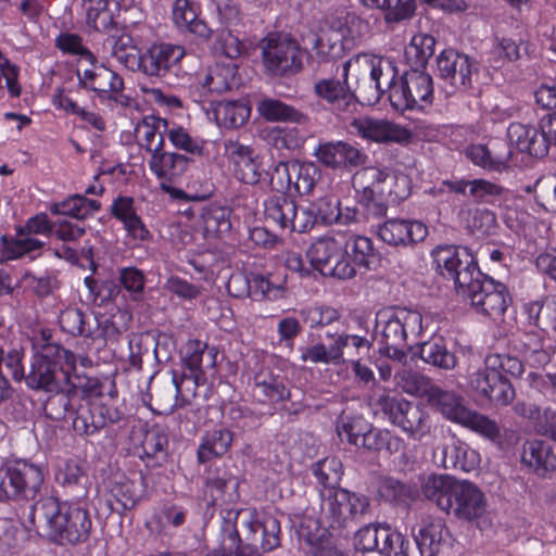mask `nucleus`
I'll use <instances>...</instances> for the list:
<instances>
[{"mask_svg":"<svg viewBox=\"0 0 556 556\" xmlns=\"http://www.w3.org/2000/svg\"><path fill=\"white\" fill-rule=\"evenodd\" d=\"M435 270L454 281L457 294L493 320L506 312L511 298L507 287L480 271L466 247L441 245L432 251Z\"/></svg>","mask_w":556,"mask_h":556,"instance_id":"obj_1","label":"nucleus"},{"mask_svg":"<svg viewBox=\"0 0 556 556\" xmlns=\"http://www.w3.org/2000/svg\"><path fill=\"white\" fill-rule=\"evenodd\" d=\"M31 521L46 527L51 540L59 544L87 541L92 526L86 508L53 496L40 498L31 506Z\"/></svg>","mask_w":556,"mask_h":556,"instance_id":"obj_2","label":"nucleus"},{"mask_svg":"<svg viewBox=\"0 0 556 556\" xmlns=\"http://www.w3.org/2000/svg\"><path fill=\"white\" fill-rule=\"evenodd\" d=\"M71 370L59 363L34 359L31 369L26 376L29 388L55 393L48 399L45 407L47 415L54 420L65 418L67 406L71 404L70 390L64 392V386L70 381Z\"/></svg>","mask_w":556,"mask_h":556,"instance_id":"obj_3","label":"nucleus"},{"mask_svg":"<svg viewBox=\"0 0 556 556\" xmlns=\"http://www.w3.org/2000/svg\"><path fill=\"white\" fill-rule=\"evenodd\" d=\"M376 405L409 439L420 441L430 434L431 417L422 405L391 396L386 390L377 396Z\"/></svg>","mask_w":556,"mask_h":556,"instance_id":"obj_4","label":"nucleus"},{"mask_svg":"<svg viewBox=\"0 0 556 556\" xmlns=\"http://www.w3.org/2000/svg\"><path fill=\"white\" fill-rule=\"evenodd\" d=\"M350 72L358 79L361 76H370V80L375 83V91L367 98L369 103L380 100L383 93L391 90L395 85L397 70L391 59L372 54H357L342 64V76L349 77Z\"/></svg>","mask_w":556,"mask_h":556,"instance_id":"obj_5","label":"nucleus"},{"mask_svg":"<svg viewBox=\"0 0 556 556\" xmlns=\"http://www.w3.org/2000/svg\"><path fill=\"white\" fill-rule=\"evenodd\" d=\"M375 327L382 345H406L409 337L421 332L422 317L407 308H384L377 313Z\"/></svg>","mask_w":556,"mask_h":556,"instance_id":"obj_6","label":"nucleus"},{"mask_svg":"<svg viewBox=\"0 0 556 556\" xmlns=\"http://www.w3.org/2000/svg\"><path fill=\"white\" fill-rule=\"evenodd\" d=\"M389 100L392 108L397 111L424 109L433 100L432 77L421 68L412 67L393 87Z\"/></svg>","mask_w":556,"mask_h":556,"instance_id":"obj_7","label":"nucleus"},{"mask_svg":"<svg viewBox=\"0 0 556 556\" xmlns=\"http://www.w3.org/2000/svg\"><path fill=\"white\" fill-rule=\"evenodd\" d=\"M312 266L321 275L338 279H351L355 270L344 257L343 243L331 236H324L313 242L306 252Z\"/></svg>","mask_w":556,"mask_h":556,"instance_id":"obj_8","label":"nucleus"},{"mask_svg":"<svg viewBox=\"0 0 556 556\" xmlns=\"http://www.w3.org/2000/svg\"><path fill=\"white\" fill-rule=\"evenodd\" d=\"M354 546L362 553L378 552L383 556H408V541L389 526L369 523L354 535Z\"/></svg>","mask_w":556,"mask_h":556,"instance_id":"obj_9","label":"nucleus"},{"mask_svg":"<svg viewBox=\"0 0 556 556\" xmlns=\"http://www.w3.org/2000/svg\"><path fill=\"white\" fill-rule=\"evenodd\" d=\"M262 55L264 65L275 75L296 73L302 68L300 46L288 36H268L262 47Z\"/></svg>","mask_w":556,"mask_h":556,"instance_id":"obj_10","label":"nucleus"},{"mask_svg":"<svg viewBox=\"0 0 556 556\" xmlns=\"http://www.w3.org/2000/svg\"><path fill=\"white\" fill-rule=\"evenodd\" d=\"M91 68L83 72L77 70L79 83L84 88L90 89L99 94L101 99H106L123 108H128L132 103V98L123 93V78L104 65L90 63Z\"/></svg>","mask_w":556,"mask_h":556,"instance_id":"obj_11","label":"nucleus"},{"mask_svg":"<svg viewBox=\"0 0 556 556\" xmlns=\"http://www.w3.org/2000/svg\"><path fill=\"white\" fill-rule=\"evenodd\" d=\"M97 31L106 36L101 42L102 53L106 58L114 59L127 70L136 72L140 66L141 53L128 31V27L116 20L110 29Z\"/></svg>","mask_w":556,"mask_h":556,"instance_id":"obj_12","label":"nucleus"},{"mask_svg":"<svg viewBox=\"0 0 556 556\" xmlns=\"http://www.w3.org/2000/svg\"><path fill=\"white\" fill-rule=\"evenodd\" d=\"M224 149V156L239 181L252 186L261 181L265 170L253 148L239 141L228 140L225 142Z\"/></svg>","mask_w":556,"mask_h":556,"instance_id":"obj_13","label":"nucleus"},{"mask_svg":"<svg viewBox=\"0 0 556 556\" xmlns=\"http://www.w3.org/2000/svg\"><path fill=\"white\" fill-rule=\"evenodd\" d=\"M437 65L440 77L451 87L448 92L471 87L472 74L477 68L468 55L446 49L438 56Z\"/></svg>","mask_w":556,"mask_h":556,"instance_id":"obj_14","label":"nucleus"},{"mask_svg":"<svg viewBox=\"0 0 556 556\" xmlns=\"http://www.w3.org/2000/svg\"><path fill=\"white\" fill-rule=\"evenodd\" d=\"M446 514L467 522H479L486 513V497L472 482L459 481Z\"/></svg>","mask_w":556,"mask_h":556,"instance_id":"obj_15","label":"nucleus"},{"mask_svg":"<svg viewBox=\"0 0 556 556\" xmlns=\"http://www.w3.org/2000/svg\"><path fill=\"white\" fill-rule=\"evenodd\" d=\"M186 55L185 48L179 45L157 43L151 46L140 58L137 67L146 76L163 78L170 70L176 67Z\"/></svg>","mask_w":556,"mask_h":556,"instance_id":"obj_16","label":"nucleus"},{"mask_svg":"<svg viewBox=\"0 0 556 556\" xmlns=\"http://www.w3.org/2000/svg\"><path fill=\"white\" fill-rule=\"evenodd\" d=\"M351 127L362 138L378 143H405L412 139L408 129L387 119L363 116L354 118Z\"/></svg>","mask_w":556,"mask_h":556,"instance_id":"obj_17","label":"nucleus"},{"mask_svg":"<svg viewBox=\"0 0 556 556\" xmlns=\"http://www.w3.org/2000/svg\"><path fill=\"white\" fill-rule=\"evenodd\" d=\"M144 479L142 476L116 478L108 493L105 504L111 513L122 515L125 510L134 508L144 494Z\"/></svg>","mask_w":556,"mask_h":556,"instance_id":"obj_18","label":"nucleus"},{"mask_svg":"<svg viewBox=\"0 0 556 556\" xmlns=\"http://www.w3.org/2000/svg\"><path fill=\"white\" fill-rule=\"evenodd\" d=\"M189 162L190 157L175 152H166L163 147L160 150H154L149 160V168L162 180L161 188L170 193L175 189L169 184L187 170Z\"/></svg>","mask_w":556,"mask_h":556,"instance_id":"obj_19","label":"nucleus"},{"mask_svg":"<svg viewBox=\"0 0 556 556\" xmlns=\"http://www.w3.org/2000/svg\"><path fill=\"white\" fill-rule=\"evenodd\" d=\"M377 233L382 241L396 247L422 241L428 235V229L417 220L394 218L379 225Z\"/></svg>","mask_w":556,"mask_h":556,"instance_id":"obj_20","label":"nucleus"},{"mask_svg":"<svg viewBox=\"0 0 556 556\" xmlns=\"http://www.w3.org/2000/svg\"><path fill=\"white\" fill-rule=\"evenodd\" d=\"M515 351L519 352L531 367H543L552 361L556 349L549 340L538 332H525L514 341Z\"/></svg>","mask_w":556,"mask_h":556,"instance_id":"obj_21","label":"nucleus"},{"mask_svg":"<svg viewBox=\"0 0 556 556\" xmlns=\"http://www.w3.org/2000/svg\"><path fill=\"white\" fill-rule=\"evenodd\" d=\"M521 464L531 472L546 477L556 469V455L543 440H528L522 445Z\"/></svg>","mask_w":556,"mask_h":556,"instance_id":"obj_22","label":"nucleus"},{"mask_svg":"<svg viewBox=\"0 0 556 556\" xmlns=\"http://www.w3.org/2000/svg\"><path fill=\"white\" fill-rule=\"evenodd\" d=\"M233 438V432L223 426L205 430L197 450L198 462L206 464L212 459L225 456L232 446Z\"/></svg>","mask_w":556,"mask_h":556,"instance_id":"obj_23","label":"nucleus"},{"mask_svg":"<svg viewBox=\"0 0 556 556\" xmlns=\"http://www.w3.org/2000/svg\"><path fill=\"white\" fill-rule=\"evenodd\" d=\"M427 402L430 406L439 410L446 419L459 425L470 410L466 405L465 399L460 394L452 390H444L437 384L432 389Z\"/></svg>","mask_w":556,"mask_h":556,"instance_id":"obj_24","label":"nucleus"},{"mask_svg":"<svg viewBox=\"0 0 556 556\" xmlns=\"http://www.w3.org/2000/svg\"><path fill=\"white\" fill-rule=\"evenodd\" d=\"M450 536L448 528L439 518L424 522L417 533L414 532L415 542L421 556H437Z\"/></svg>","mask_w":556,"mask_h":556,"instance_id":"obj_25","label":"nucleus"},{"mask_svg":"<svg viewBox=\"0 0 556 556\" xmlns=\"http://www.w3.org/2000/svg\"><path fill=\"white\" fill-rule=\"evenodd\" d=\"M433 459L445 469L469 472L475 469L478 455L468 446L453 442L442 448H437L433 452Z\"/></svg>","mask_w":556,"mask_h":556,"instance_id":"obj_26","label":"nucleus"},{"mask_svg":"<svg viewBox=\"0 0 556 556\" xmlns=\"http://www.w3.org/2000/svg\"><path fill=\"white\" fill-rule=\"evenodd\" d=\"M466 156L482 168L501 170L511 157V150L505 142L494 143L492 148L484 144H472L467 148Z\"/></svg>","mask_w":556,"mask_h":556,"instance_id":"obj_27","label":"nucleus"},{"mask_svg":"<svg viewBox=\"0 0 556 556\" xmlns=\"http://www.w3.org/2000/svg\"><path fill=\"white\" fill-rule=\"evenodd\" d=\"M249 530L248 541H252L253 549H256V543L260 541V547L263 552H271L280 545V523L273 516H265L260 520H249L245 522Z\"/></svg>","mask_w":556,"mask_h":556,"instance_id":"obj_28","label":"nucleus"},{"mask_svg":"<svg viewBox=\"0 0 556 556\" xmlns=\"http://www.w3.org/2000/svg\"><path fill=\"white\" fill-rule=\"evenodd\" d=\"M459 480L447 475H430L421 484L424 496L433 502L442 511L448 510L452 506V498Z\"/></svg>","mask_w":556,"mask_h":556,"instance_id":"obj_29","label":"nucleus"},{"mask_svg":"<svg viewBox=\"0 0 556 556\" xmlns=\"http://www.w3.org/2000/svg\"><path fill=\"white\" fill-rule=\"evenodd\" d=\"M81 8L86 14V23L97 30H106L116 21L115 12L119 11L118 0H81Z\"/></svg>","mask_w":556,"mask_h":556,"instance_id":"obj_30","label":"nucleus"},{"mask_svg":"<svg viewBox=\"0 0 556 556\" xmlns=\"http://www.w3.org/2000/svg\"><path fill=\"white\" fill-rule=\"evenodd\" d=\"M168 128V122L165 118L156 116H146L136 126V138L139 146L151 155L154 150L164 147V136Z\"/></svg>","mask_w":556,"mask_h":556,"instance_id":"obj_31","label":"nucleus"},{"mask_svg":"<svg viewBox=\"0 0 556 556\" xmlns=\"http://www.w3.org/2000/svg\"><path fill=\"white\" fill-rule=\"evenodd\" d=\"M344 257L356 271V267L371 269L378 262L372 242L364 236H351L343 244Z\"/></svg>","mask_w":556,"mask_h":556,"instance_id":"obj_32","label":"nucleus"},{"mask_svg":"<svg viewBox=\"0 0 556 556\" xmlns=\"http://www.w3.org/2000/svg\"><path fill=\"white\" fill-rule=\"evenodd\" d=\"M254 393L263 402L279 403L290 399V390L283 379L269 370H261L254 375Z\"/></svg>","mask_w":556,"mask_h":556,"instance_id":"obj_33","label":"nucleus"},{"mask_svg":"<svg viewBox=\"0 0 556 556\" xmlns=\"http://www.w3.org/2000/svg\"><path fill=\"white\" fill-rule=\"evenodd\" d=\"M217 350L215 346H208L200 341H191L188 343V353L185 358L187 367L191 371L193 384L197 386L199 378L203 375V368H213L216 365ZM185 378L186 375H184Z\"/></svg>","mask_w":556,"mask_h":556,"instance_id":"obj_34","label":"nucleus"},{"mask_svg":"<svg viewBox=\"0 0 556 556\" xmlns=\"http://www.w3.org/2000/svg\"><path fill=\"white\" fill-rule=\"evenodd\" d=\"M51 336L48 331H41L39 337H36L33 346L36 351L35 359L48 361L49 363H59L66 365L68 369H75L76 357L75 354L65 350L60 344L52 342Z\"/></svg>","mask_w":556,"mask_h":556,"instance_id":"obj_35","label":"nucleus"},{"mask_svg":"<svg viewBox=\"0 0 556 556\" xmlns=\"http://www.w3.org/2000/svg\"><path fill=\"white\" fill-rule=\"evenodd\" d=\"M185 381V377L179 381L177 376L174 375L172 381L155 386L150 393L151 401L153 402L152 410L159 414L172 413L178 406L179 397L182 396L181 386Z\"/></svg>","mask_w":556,"mask_h":556,"instance_id":"obj_36","label":"nucleus"},{"mask_svg":"<svg viewBox=\"0 0 556 556\" xmlns=\"http://www.w3.org/2000/svg\"><path fill=\"white\" fill-rule=\"evenodd\" d=\"M70 406H73V399H71V404L67 406V409H70ZM67 413L73 416V429L76 434L80 437H90L101 430L100 418L96 412L93 402L83 399L75 406L73 412L67 410L65 415Z\"/></svg>","mask_w":556,"mask_h":556,"instance_id":"obj_37","label":"nucleus"},{"mask_svg":"<svg viewBox=\"0 0 556 556\" xmlns=\"http://www.w3.org/2000/svg\"><path fill=\"white\" fill-rule=\"evenodd\" d=\"M257 112L268 122H291L302 124L307 121V116L294 106L273 98H265L258 101Z\"/></svg>","mask_w":556,"mask_h":556,"instance_id":"obj_38","label":"nucleus"},{"mask_svg":"<svg viewBox=\"0 0 556 556\" xmlns=\"http://www.w3.org/2000/svg\"><path fill=\"white\" fill-rule=\"evenodd\" d=\"M237 67L233 64H215L199 78L202 89L210 93L225 92L236 84Z\"/></svg>","mask_w":556,"mask_h":556,"instance_id":"obj_39","label":"nucleus"},{"mask_svg":"<svg viewBox=\"0 0 556 556\" xmlns=\"http://www.w3.org/2000/svg\"><path fill=\"white\" fill-rule=\"evenodd\" d=\"M23 501H31L43 484V472L40 466L26 460L13 462Z\"/></svg>","mask_w":556,"mask_h":556,"instance_id":"obj_40","label":"nucleus"},{"mask_svg":"<svg viewBox=\"0 0 556 556\" xmlns=\"http://www.w3.org/2000/svg\"><path fill=\"white\" fill-rule=\"evenodd\" d=\"M160 346L161 343L150 333H132L128 340V361L130 366L136 370H140L143 358L151 356L161 362Z\"/></svg>","mask_w":556,"mask_h":556,"instance_id":"obj_41","label":"nucleus"},{"mask_svg":"<svg viewBox=\"0 0 556 556\" xmlns=\"http://www.w3.org/2000/svg\"><path fill=\"white\" fill-rule=\"evenodd\" d=\"M359 447L368 452L387 451L389 454H395L404 448V440L390 430L370 426L364 432Z\"/></svg>","mask_w":556,"mask_h":556,"instance_id":"obj_42","label":"nucleus"},{"mask_svg":"<svg viewBox=\"0 0 556 556\" xmlns=\"http://www.w3.org/2000/svg\"><path fill=\"white\" fill-rule=\"evenodd\" d=\"M344 495H349V490L339 488L328 493L320 491L321 510L329 519L330 528L339 529L349 525V506L340 498Z\"/></svg>","mask_w":556,"mask_h":556,"instance_id":"obj_43","label":"nucleus"},{"mask_svg":"<svg viewBox=\"0 0 556 556\" xmlns=\"http://www.w3.org/2000/svg\"><path fill=\"white\" fill-rule=\"evenodd\" d=\"M231 211L220 205H208L202 210L201 222L206 238H217L228 235L231 230Z\"/></svg>","mask_w":556,"mask_h":556,"instance_id":"obj_44","label":"nucleus"},{"mask_svg":"<svg viewBox=\"0 0 556 556\" xmlns=\"http://www.w3.org/2000/svg\"><path fill=\"white\" fill-rule=\"evenodd\" d=\"M528 319L543 331H556V296L525 304Z\"/></svg>","mask_w":556,"mask_h":556,"instance_id":"obj_45","label":"nucleus"},{"mask_svg":"<svg viewBox=\"0 0 556 556\" xmlns=\"http://www.w3.org/2000/svg\"><path fill=\"white\" fill-rule=\"evenodd\" d=\"M295 202L285 194L274 195L264 202V216L268 224L288 230L291 217H294Z\"/></svg>","mask_w":556,"mask_h":556,"instance_id":"obj_46","label":"nucleus"},{"mask_svg":"<svg viewBox=\"0 0 556 556\" xmlns=\"http://www.w3.org/2000/svg\"><path fill=\"white\" fill-rule=\"evenodd\" d=\"M250 106L240 101L218 102L214 109L216 122L225 128H239L250 117Z\"/></svg>","mask_w":556,"mask_h":556,"instance_id":"obj_47","label":"nucleus"},{"mask_svg":"<svg viewBox=\"0 0 556 556\" xmlns=\"http://www.w3.org/2000/svg\"><path fill=\"white\" fill-rule=\"evenodd\" d=\"M313 475L316 477L320 491L333 492L339 489L343 476L342 463L336 457H326L312 466Z\"/></svg>","mask_w":556,"mask_h":556,"instance_id":"obj_48","label":"nucleus"},{"mask_svg":"<svg viewBox=\"0 0 556 556\" xmlns=\"http://www.w3.org/2000/svg\"><path fill=\"white\" fill-rule=\"evenodd\" d=\"M341 78L329 77L316 81L314 85L316 96L333 105H340L341 102L350 103L353 96L348 86V77L344 78L341 75Z\"/></svg>","mask_w":556,"mask_h":556,"instance_id":"obj_49","label":"nucleus"},{"mask_svg":"<svg viewBox=\"0 0 556 556\" xmlns=\"http://www.w3.org/2000/svg\"><path fill=\"white\" fill-rule=\"evenodd\" d=\"M394 379L403 392L414 396H426L427 400L435 387L429 377L408 368L395 372Z\"/></svg>","mask_w":556,"mask_h":556,"instance_id":"obj_50","label":"nucleus"},{"mask_svg":"<svg viewBox=\"0 0 556 556\" xmlns=\"http://www.w3.org/2000/svg\"><path fill=\"white\" fill-rule=\"evenodd\" d=\"M435 39L428 34L413 36L409 45L405 48V58L414 68H424L434 53Z\"/></svg>","mask_w":556,"mask_h":556,"instance_id":"obj_51","label":"nucleus"},{"mask_svg":"<svg viewBox=\"0 0 556 556\" xmlns=\"http://www.w3.org/2000/svg\"><path fill=\"white\" fill-rule=\"evenodd\" d=\"M384 170L375 166L363 167L352 178V185L357 193V199L365 197L368 200L374 193L379 194V186H382Z\"/></svg>","mask_w":556,"mask_h":556,"instance_id":"obj_52","label":"nucleus"},{"mask_svg":"<svg viewBox=\"0 0 556 556\" xmlns=\"http://www.w3.org/2000/svg\"><path fill=\"white\" fill-rule=\"evenodd\" d=\"M419 357L425 363L444 370L453 369L457 364L454 353L437 341L424 342L419 348Z\"/></svg>","mask_w":556,"mask_h":556,"instance_id":"obj_53","label":"nucleus"},{"mask_svg":"<svg viewBox=\"0 0 556 556\" xmlns=\"http://www.w3.org/2000/svg\"><path fill=\"white\" fill-rule=\"evenodd\" d=\"M383 177L382 186L378 190L380 197H386L390 203H397L409 195L410 185L406 175L386 169Z\"/></svg>","mask_w":556,"mask_h":556,"instance_id":"obj_54","label":"nucleus"},{"mask_svg":"<svg viewBox=\"0 0 556 556\" xmlns=\"http://www.w3.org/2000/svg\"><path fill=\"white\" fill-rule=\"evenodd\" d=\"M378 494L387 502L401 504L413 501L416 491L409 484L392 477H386L379 481Z\"/></svg>","mask_w":556,"mask_h":556,"instance_id":"obj_55","label":"nucleus"},{"mask_svg":"<svg viewBox=\"0 0 556 556\" xmlns=\"http://www.w3.org/2000/svg\"><path fill=\"white\" fill-rule=\"evenodd\" d=\"M369 427L370 425H367L362 417L341 414L337 420L336 430L342 441L346 439L349 443L359 447L363 434Z\"/></svg>","mask_w":556,"mask_h":556,"instance_id":"obj_56","label":"nucleus"},{"mask_svg":"<svg viewBox=\"0 0 556 556\" xmlns=\"http://www.w3.org/2000/svg\"><path fill=\"white\" fill-rule=\"evenodd\" d=\"M212 48L215 52L231 60L238 59L247 52L245 43L229 28L217 30Z\"/></svg>","mask_w":556,"mask_h":556,"instance_id":"obj_57","label":"nucleus"},{"mask_svg":"<svg viewBox=\"0 0 556 556\" xmlns=\"http://www.w3.org/2000/svg\"><path fill=\"white\" fill-rule=\"evenodd\" d=\"M58 481L73 491L74 497L79 500L87 495L86 481L81 468L75 463H66L56 475Z\"/></svg>","mask_w":556,"mask_h":556,"instance_id":"obj_58","label":"nucleus"},{"mask_svg":"<svg viewBox=\"0 0 556 556\" xmlns=\"http://www.w3.org/2000/svg\"><path fill=\"white\" fill-rule=\"evenodd\" d=\"M59 323L63 331L73 336L90 337L92 334L89 320L78 308L68 307L64 309L60 314Z\"/></svg>","mask_w":556,"mask_h":556,"instance_id":"obj_59","label":"nucleus"},{"mask_svg":"<svg viewBox=\"0 0 556 556\" xmlns=\"http://www.w3.org/2000/svg\"><path fill=\"white\" fill-rule=\"evenodd\" d=\"M460 425L491 441H496L501 438V429L497 422L476 410L470 409Z\"/></svg>","mask_w":556,"mask_h":556,"instance_id":"obj_60","label":"nucleus"},{"mask_svg":"<svg viewBox=\"0 0 556 556\" xmlns=\"http://www.w3.org/2000/svg\"><path fill=\"white\" fill-rule=\"evenodd\" d=\"M167 444L168 439L163 429L157 426L147 429L143 431L141 440V457L154 458L164 455Z\"/></svg>","mask_w":556,"mask_h":556,"instance_id":"obj_61","label":"nucleus"},{"mask_svg":"<svg viewBox=\"0 0 556 556\" xmlns=\"http://www.w3.org/2000/svg\"><path fill=\"white\" fill-rule=\"evenodd\" d=\"M23 501L14 463L0 468V502Z\"/></svg>","mask_w":556,"mask_h":556,"instance_id":"obj_62","label":"nucleus"},{"mask_svg":"<svg viewBox=\"0 0 556 556\" xmlns=\"http://www.w3.org/2000/svg\"><path fill=\"white\" fill-rule=\"evenodd\" d=\"M470 185L469 197H471L476 203L492 204L498 200L504 192L502 186L485 179H473L470 181Z\"/></svg>","mask_w":556,"mask_h":556,"instance_id":"obj_63","label":"nucleus"},{"mask_svg":"<svg viewBox=\"0 0 556 556\" xmlns=\"http://www.w3.org/2000/svg\"><path fill=\"white\" fill-rule=\"evenodd\" d=\"M55 46L64 53L80 55L89 63L97 62L94 54L83 45V39L77 34H60L55 39Z\"/></svg>","mask_w":556,"mask_h":556,"instance_id":"obj_64","label":"nucleus"}]
</instances>
